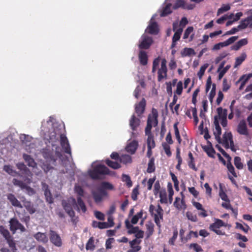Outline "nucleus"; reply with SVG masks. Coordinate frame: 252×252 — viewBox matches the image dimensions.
<instances>
[{
  "mask_svg": "<svg viewBox=\"0 0 252 252\" xmlns=\"http://www.w3.org/2000/svg\"><path fill=\"white\" fill-rule=\"evenodd\" d=\"M0 233L6 240L9 247L13 251L16 250V244L13 237L10 235L9 231L2 225L0 226Z\"/></svg>",
  "mask_w": 252,
  "mask_h": 252,
  "instance_id": "6e6552de",
  "label": "nucleus"
},
{
  "mask_svg": "<svg viewBox=\"0 0 252 252\" xmlns=\"http://www.w3.org/2000/svg\"><path fill=\"white\" fill-rule=\"evenodd\" d=\"M147 136V147L154 148L156 146V144L154 138V135L152 134Z\"/></svg>",
  "mask_w": 252,
  "mask_h": 252,
  "instance_id": "09e8293b",
  "label": "nucleus"
},
{
  "mask_svg": "<svg viewBox=\"0 0 252 252\" xmlns=\"http://www.w3.org/2000/svg\"><path fill=\"white\" fill-rule=\"evenodd\" d=\"M186 217L188 220H191L192 222H196L198 220L196 215L190 211H188L186 213Z\"/></svg>",
  "mask_w": 252,
  "mask_h": 252,
  "instance_id": "864d4df0",
  "label": "nucleus"
},
{
  "mask_svg": "<svg viewBox=\"0 0 252 252\" xmlns=\"http://www.w3.org/2000/svg\"><path fill=\"white\" fill-rule=\"evenodd\" d=\"M12 182L15 186L20 188L22 190H26L30 195L35 193L34 189L29 186L31 183L32 180L28 177L25 178L23 181L14 178Z\"/></svg>",
  "mask_w": 252,
  "mask_h": 252,
  "instance_id": "39448f33",
  "label": "nucleus"
},
{
  "mask_svg": "<svg viewBox=\"0 0 252 252\" xmlns=\"http://www.w3.org/2000/svg\"><path fill=\"white\" fill-rule=\"evenodd\" d=\"M194 53V51L193 49L185 48L184 49V52L182 53V57L189 56Z\"/></svg>",
  "mask_w": 252,
  "mask_h": 252,
  "instance_id": "774afa93",
  "label": "nucleus"
},
{
  "mask_svg": "<svg viewBox=\"0 0 252 252\" xmlns=\"http://www.w3.org/2000/svg\"><path fill=\"white\" fill-rule=\"evenodd\" d=\"M177 125H178L177 123L174 124L173 127H174V129L175 130V134L176 138L178 143L179 144H180L181 143L182 139H181V138L180 135V133H179V129H178V128L177 126Z\"/></svg>",
  "mask_w": 252,
  "mask_h": 252,
  "instance_id": "6e6d98bb",
  "label": "nucleus"
},
{
  "mask_svg": "<svg viewBox=\"0 0 252 252\" xmlns=\"http://www.w3.org/2000/svg\"><path fill=\"white\" fill-rule=\"evenodd\" d=\"M49 238L51 242L56 247H60L62 246L61 237L55 231L50 230Z\"/></svg>",
  "mask_w": 252,
  "mask_h": 252,
  "instance_id": "dca6fc26",
  "label": "nucleus"
},
{
  "mask_svg": "<svg viewBox=\"0 0 252 252\" xmlns=\"http://www.w3.org/2000/svg\"><path fill=\"white\" fill-rule=\"evenodd\" d=\"M9 222L10 230L13 234H15L18 230H19L21 232H24L26 231L24 226L16 218H11Z\"/></svg>",
  "mask_w": 252,
  "mask_h": 252,
  "instance_id": "1a4fd4ad",
  "label": "nucleus"
},
{
  "mask_svg": "<svg viewBox=\"0 0 252 252\" xmlns=\"http://www.w3.org/2000/svg\"><path fill=\"white\" fill-rule=\"evenodd\" d=\"M222 144L226 149L229 147L232 151H235L233 137L231 132H225L223 135Z\"/></svg>",
  "mask_w": 252,
  "mask_h": 252,
  "instance_id": "9b49d317",
  "label": "nucleus"
},
{
  "mask_svg": "<svg viewBox=\"0 0 252 252\" xmlns=\"http://www.w3.org/2000/svg\"><path fill=\"white\" fill-rule=\"evenodd\" d=\"M95 248V246L94 245V239L93 237H91L89 238L88 241L86 245V249L88 251H93L94 250Z\"/></svg>",
  "mask_w": 252,
  "mask_h": 252,
  "instance_id": "c9c22d12",
  "label": "nucleus"
},
{
  "mask_svg": "<svg viewBox=\"0 0 252 252\" xmlns=\"http://www.w3.org/2000/svg\"><path fill=\"white\" fill-rule=\"evenodd\" d=\"M220 189H219V196L224 201H227L230 200L226 194V193L223 191L222 185L220 184Z\"/></svg>",
  "mask_w": 252,
  "mask_h": 252,
  "instance_id": "c03bdc74",
  "label": "nucleus"
},
{
  "mask_svg": "<svg viewBox=\"0 0 252 252\" xmlns=\"http://www.w3.org/2000/svg\"><path fill=\"white\" fill-rule=\"evenodd\" d=\"M141 118L136 117L135 114H133L129 120V125L132 130V135L135 136V131H137L141 123Z\"/></svg>",
  "mask_w": 252,
  "mask_h": 252,
  "instance_id": "ddd939ff",
  "label": "nucleus"
},
{
  "mask_svg": "<svg viewBox=\"0 0 252 252\" xmlns=\"http://www.w3.org/2000/svg\"><path fill=\"white\" fill-rule=\"evenodd\" d=\"M171 3H168L166 4L165 7L163 9L162 12L160 14L161 17L166 16L172 13V10H171Z\"/></svg>",
  "mask_w": 252,
  "mask_h": 252,
  "instance_id": "37998d69",
  "label": "nucleus"
},
{
  "mask_svg": "<svg viewBox=\"0 0 252 252\" xmlns=\"http://www.w3.org/2000/svg\"><path fill=\"white\" fill-rule=\"evenodd\" d=\"M248 42L246 38L242 39L232 46L231 49L232 50L237 51L243 46L247 45Z\"/></svg>",
  "mask_w": 252,
  "mask_h": 252,
  "instance_id": "cd10ccee",
  "label": "nucleus"
},
{
  "mask_svg": "<svg viewBox=\"0 0 252 252\" xmlns=\"http://www.w3.org/2000/svg\"><path fill=\"white\" fill-rule=\"evenodd\" d=\"M252 77V73L243 75L240 79V81H242L241 87H242L243 85H244L245 83Z\"/></svg>",
  "mask_w": 252,
  "mask_h": 252,
  "instance_id": "5fc2aeb1",
  "label": "nucleus"
},
{
  "mask_svg": "<svg viewBox=\"0 0 252 252\" xmlns=\"http://www.w3.org/2000/svg\"><path fill=\"white\" fill-rule=\"evenodd\" d=\"M144 236V231L141 230L138 231L135 233V239L129 241V244L130 249L128 250L126 252H138L139 251L141 247L139 246L141 241L138 239L142 238Z\"/></svg>",
  "mask_w": 252,
  "mask_h": 252,
  "instance_id": "423d86ee",
  "label": "nucleus"
},
{
  "mask_svg": "<svg viewBox=\"0 0 252 252\" xmlns=\"http://www.w3.org/2000/svg\"><path fill=\"white\" fill-rule=\"evenodd\" d=\"M204 150L209 157L213 158L214 157V154L215 153V151L212 146L205 147Z\"/></svg>",
  "mask_w": 252,
  "mask_h": 252,
  "instance_id": "680f3d73",
  "label": "nucleus"
},
{
  "mask_svg": "<svg viewBox=\"0 0 252 252\" xmlns=\"http://www.w3.org/2000/svg\"><path fill=\"white\" fill-rule=\"evenodd\" d=\"M147 237H150L154 231V224L153 222L149 221L146 224Z\"/></svg>",
  "mask_w": 252,
  "mask_h": 252,
  "instance_id": "58836bf2",
  "label": "nucleus"
},
{
  "mask_svg": "<svg viewBox=\"0 0 252 252\" xmlns=\"http://www.w3.org/2000/svg\"><path fill=\"white\" fill-rule=\"evenodd\" d=\"M75 192L78 194V197H81L84 196V190L80 186H75L74 188Z\"/></svg>",
  "mask_w": 252,
  "mask_h": 252,
  "instance_id": "e2e57ef3",
  "label": "nucleus"
},
{
  "mask_svg": "<svg viewBox=\"0 0 252 252\" xmlns=\"http://www.w3.org/2000/svg\"><path fill=\"white\" fill-rule=\"evenodd\" d=\"M22 201L23 203L24 207H25L27 211L30 214H33L35 212L36 209L32 202L27 200L25 197H23Z\"/></svg>",
  "mask_w": 252,
  "mask_h": 252,
  "instance_id": "aec40b11",
  "label": "nucleus"
},
{
  "mask_svg": "<svg viewBox=\"0 0 252 252\" xmlns=\"http://www.w3.org/2000/svg\"><path fill=\"white\" fill-rule=\"evenodd\" d=\"M208 64L205 63L203 65L201 66V67L200 68V69L197 73V76L200 79H201L203 75H204V72L206 68L208 67Z\"/></svg>",
  "mask_w": 252,
  "mask_h": 252,
  "instance_id": "4d7b16f0",
  "label": "nucleus"
},
{
  "mask_svg": "<svg viewBox=\"0 0 252 252\" xmlns=\"http://www.w3.org/2000/svg\"><path fill=\"white\" fill-rule=\"evenodd\" d=\"M7 199L9 201L12 206L19 208H22L23 206L20 202L16 198L12 193H9L7 195Z\"/></svg>",
  "mask_w": 252,
  "mask_h": 252,
  "instance_id": "5701e85b",
  "label": "nucleus"
},
{
  "mask_svg": "<svg viewBox=\"0 0 252 252\" xmlns=\"http://www.w3.org/2000/svg\"><path fill=\"white\" fill-rule=\"evenodd\" d=\"M126 227L128 229L127 233L129 234H135L139 230V227L133 226L128 219H126L125 221Z\"/></svg>",
  "mask_w": 252,
  "mask_h": 252,
  "instance_id": "393cba45",
  "label": "nucleus"
},
{
  "mask_svg": "<svg viewBox=\"0 0 252 252\" xmlns=\"http://www.w3.org/2000/svg\"><path fill=\"white\" fill-rule=\"evenodd\" d=\"M59 148L58 146L56 148L55 151L56 156L54 155L53 150H50L49 148H45L42 150V154L43 157L47 160L50 161H52L53 163L55 162L57 159V158H61L62 155L60 152L57 151V149Z\"/></svg>",
  "mask_w": 252,
  "mask_h": 252,
  "instance_id": "0eeeda50",
  "label": "nucleus"
},
{
  "mask_svg": "<svg viewBox=\"0 0 252 252\" xmlns=\"http://www.w3.org/2000/svg\"><path fill=\"white\" fill-rule=\"evenodd\" d=\"M139 60L140 64L142 65H146L148 63V56L147 53L143 50L139 51L138 55Z\"/></svg>",
  "mask_w": 252,
  "mask_h": 252,
  "instance_id": "bb28decb",
  "label": "nucleus"
},
{
  "mask_svg": "<svg viewBox=\"0 0 252 252\" xmlns=\"http://www.w3.org/2000/svg\"><path fill=\"white\" fill-rule=\"evenodd\" d=\"M181 194L182 196V199L180 200V198L177 197H176L175 201L174 202V206L178 210L185 209L186 208V205L184 200V196L182 192H181Z\"/></svg>",
  "mask_w": 252,
  "mask_h": 252,
  "instance_id": "4be33fe9",
  "label": "nucleus"
},
{
  "mask_svg": "<svg viewBox=\"0 0 252 252\" xmlns=\"http://www.w3.org/2000/svg\"><path fill=\"white\" fill-rule=\"evenodd\" d=\"M138 146V142L136 140H133L126 146V150L131 154H134L137 149Z\"/></svg>",
  "mask_w": 252,
  "mask_h": 252,
  "instance_id": "b1692460",
  "label": "nucleus"
},
{
  "mask_svg": "<svg viewBox=\"0 0 252 252\" xmlns=\"http://www.w3.org/2000/svg\"><path fill=\"white\" fill-rule=\"evenodd\" d=\"M114 189V186L109 182H102L95 190L92 191V195L94 202L99 203L101 202L105 197L108 195L107 190Z\"/></svg>",
  "mask_w": 252,
  "mask_h": 252,
  "instance_id": "f257e3e1",
  "label": "nucleus"
},
{
  "mask_svg": "<svg viewBox=\"0 0 252 252\" xmlns=\"http://www.w3.org/2000/svg\"><path fill=\"white\" fill-rule=\"evenodd\" d=\"M158 112L156 109L152 108V113L148 116L147 125L145 127V132L146 135H152L151 129L152 126H156L158 124Z\"/></svg>",
  "mask_w": 252,
  "mask_h": 252,
  "instance_id": "20e7f679",
  "label": "nucleus"
},
{
  "mask_svg": "<svg viewBox=\"0 0 252 252\" xmlns=\"http://www.w3.org/2000/svg\"><path fill=\"white\" fill-rule=\"evenodd\" d=\"M23 158L25 161L27 163L29 166L34 167L36 166V163L31 156L24 154Z\"/></svg>",
  "mask_w": 252,
  "mask_h": 252,
  "instance_id": "c85d7f7f",
  "label": "nucleus"
},
{
  "mask_svg": "<svg viewBox=\"0 0 252 252\" xmlns=\"http://www.w3.org/2000/svg\"><path fill=\"white\" fill-rule=\"evenodd\" d=\"M122 179L124 182L126 183V185L128 187H130L132 186V183L131 181L130 177L128 175H126V174H123Z\"/></svg>",
  "mask_w": 252,
  "mask_h": 252,
  "instance_id": "13d9d810",
  "label": "nucleus"
},
{
  "mask_svg": "<svg viewBox=\"0 0 252 252\" xmlns=\"http://www.w3.org/2000/svg\"><path fill=\"white\" fill-rule=\"evenodd\" d=\"M188 156L189 160L188 161V163L189 167L195 171H197V168L195 167L194 158L191 152L189 153Z\"/></svg>",
  "mask_w": 252,
  "mask_h": 252,
  "instance_id": "7c9ffc66",
  "label": "nucleus"
},
{
  "mask_svg": "<svg viewBox=\"0 0 252 252\" xmlns=\"http://www.w3.org/2000/svg\"><path fill=\"white\" fill-rule=\"evenodd\" d=\"M109 169L105 165L97 164L88 171L90 177L93 180H99L101 176L109 174Z\"/></svg>",
  "mask_w": 252,
  "mask_h": 252,
  "instance_id": "7ed1b4c3",
  "label": "nucleus"
},
{
  "mask_svg": "<svg viewBox=\"0 0 252 252\" xmlns=\"http://www.w3.org/2000/svg\"><path fill=\"white\" fill-rule=\"evenodd\" d=\"M120 161L125 164L130 163L132 162L131 157L128 155H123L120 157Z\"/></svg>",
  "mask_w": 252,
  "mask_h": 252,
  "instance_id": "a19ab883",
  "label": "nucleus"
},
{
  "mask_svg": "<svg viewBox=\"0 0 252 252\" xmlns=\"http://www.w3.org/2000/svg\"><path fill=\"white\" fill-rule=\"evenodd\" d=\"M214 124L215 126V130L214 131V135H216V134L221 135V128L219 125V121L217 116H216L214 118Z\"/></svg>",
  "mask_w": 252,
  "mask_h": 252,
  "instance_id": "72a5a7b5",
  "label": "nucleus"
},
{
  "mask_svg": "<svg viewBox=\"0 0 252 252\" xmlns=\"http://www.w3.org/2000/svg\"><path fill=\"white\" fill-rule=\"evenodd\" d=\"M167 61L165 59H162L161 62L160 67L158 71V80L160 82L167 77Z\"/></svg>",
  "mask_w": 252,
  "mask_h": 252,
  "instance_id": "f8f14e48",
  "label": "nucleus"
},
{
  "mask_svg": "<svg viewBox=\"0 0 252 252\" xmlns=\"http://www.w3.org/2000/svg\"><path fill=\"white\" fill-rule=\"evenodd\" d=\"M16 166L18 169L21 171H23V173L28 176L32 175V173L30 170L27 168L24 163L19 162L16 164Z\"/></svg>",
  "mask_w": 252,
  "mask_h": 252,
  "instance_id": "2f4dec72",
  "label": "nucleus"
},
{
  "mask_svg": "<svg viewBox=\"0 0 252 252\" xmlns=\"http://www.w3.org/2000/svg\"><path fill=\"white\" fill-rule=\"evenodd\" d=\"M195 5L193 4H186V2L184 0H177L173 5V8L174 9H177L181 7L183 9H187L191 10L194 8Z\"/></svg>",
  "mask_w": 252,
  "mask_h": 252,
  "instance_id": "6ab92c4d",
  "label": "nucleus"
},
{
  "mask_svg": "<svg viewBox=\"0 0 252 252\" xmlns=\"http://www.w3.org/2000/svg\"><path fill=\"white\" fill-rule=\"evenodd\" d=\"M189 248L190 249H193L195 252H202L203 251L201 247L197 243L190 244Z\"/></svg>",
  "mask_w": 252,
  "mask_h": 252,
  "instance_id": "3c124183",
  "label": "nucleus"
},
{
  "mask_svg": "<svg viewBox=\"0 0 252 252\" xmlns=\"http://www.w3.org/2000/svg\"><path fill=\"white\" fill-rule=\"evenodd\" d=\"M105 163L110 167L114 169H117L121 168V166L120 164L117 162L113 161L107 158L104 160Z\"/></svg>",
  "mask_w": 252,
  "mask_h": 252,
  "instance_id": "473e14b6",
  "label": "nucleus"
},
{
  "mask_svg": "<svg viewBox=\"0 0 252 252\" xmlns=\"http://www.w3.org/2000/svg\"><path fill=\"white\" fill-rule=\"evenodd\" d=\"M75 204H76V200L73 198L71 199L70 202V200H68L67 202L65 201L62 202L63 209L70 217H75V212L72 209V205Z\"/></svg>",
  "mask_w": 252,
  "mask_h": 252,
  "instance_id": "2eb2a0df",
  "label": "nucleus"
},
{
  "mask_svg": "<svg viewBox=\"0 0 252 252\" xmlns=\"http://www.w3.org/2000/svg\"><path fill=\"white\" fill-rule=\"evenodd\" d=\"M143 214V210H141L139 212L137 213L135 215L133 216L131 220V224H136L138 222L139 220L142 218Z\"/></svg>",
  "mask_w": 252,
  "mask_h": 252,
  "instance_id": "79ce46f5",
  "label": "nucleus"
},
{
  "mask_svg": "<svg viewBox=\"0 0 252 252\" xmlns=\"http://www.w3.org/2000/svg\"><path fill=\"white\" fill-rule=\"evenodd\" d=\"M93 227H98L99 229H104L108 228V223L106 222H98L97 221H93L92 223Z\"/></svg>",
  "mask_w": 252,
  "mask_h": 252,
  "instance_id": "e433bc0d",
  "label": "nucleus"
},
{
  "mask_svg": "<svg viewBox=\"0 0 252 252\" xmlns=\"http://www.w3.org/2000/svg\"><path fill=\"white\" fill-rule=\"evenodd\" d=\"M155 158L154 157H152L150 158L148 162L147 172L148 173H152L155 171Z\"/></svg>",
  "mask_w": 252,
  "mask_h": 252,
  "instance_id": "f704fd0d",
  "label": "nucleus"
},
{
  "mask_svg": "<svg viewBox=\"0 0 252 252\" xmlns=\"http://www.w3.org/2000/svg\"><path fill=\"white\" fill-rule=\"evenodd\" d=\"M160 62V58L158 57L154 59L153 62V66H152V73H155L156 71L157 68Z\"/></svg>",
  "mask_w": 252,
  "mask_h": 252,
  "instance_id": "69168bd1",
  "label": "nucleus"
},
{
  "mask_svg": "<svg viewBox=\"0 0 252 252\" xmlns=\"http://www.w3.org/2000/svg\"><path fill=\"white\" fill-rule=\"evenodd\" d=\"M183 28H179L174 33L172 37V40H174V42H177L181 38V35L183 32Z\"/></svg>",
  "mask_w": 252,
  "mask_h": 252,
  "instance_id": "a18cd8bd",
  "label": "nucleus"
},
{
  "mask_svg": "<svg viewBox=\"0 0 252 252\" xmlns=\"http://www.w3.org/2000/svg\"><path fill=\"white\" fill-rule=\"evenodd\" d=\"M63 130L61 131H58L57 129H54V131L50 133L49 142L51 143L52 146L54 147L55 144L53 143L58 140V137L57 135H59L60 137V144L63 149L65 153L71 155V149L68 140L65 135L63 133Z\"/></svg>",
  "mask_w": 252,
  "mask_h": 252,
  "instance_id": "f03ea898",
  "label": "nucleus"
},
{
  "mask_svg": "<svg viewBox=\"0 0 252 252\" xmlns=\"http://www.w3.org/2000/svg\"><path fill=\"white\" fill-rule=\"evenodd\" d=\"M162 145L165 154L168 157H170L172 155V153L170 151V146L166 143H163Z\"/></svg>",
  "mask_w": 252,
  "mask_h": 252,
  "instance_id": "0e129e2a",
  "label": "nucleus"
},
{
  "mask_svg": "<svg viewBox=\"0 0 252 252\" xmlns=\"http://www.w3.org/2000/svg\"><path fill=\"white\" fill-rule=\"evenodd\" d=\"M252 21V16H248L247 18L244 20H241L240 24L238 26V28L240 30L246 29L250 22Z\"/></svg>",
  "mask_w": 252,
  "mask_h": 252,
  "instance_id": "c756f323",
  "label": "nucleus"
},
{
  "mask_svg": "<svg viewBox=\"0 0 252 252\" xmlns=\"http://www.w3.org/2000/svg\"><path fill=\"white\" fill-rule=\"evenodd\" d=\"M225 223L220 219H216L215 221L211 224L209 226V229L219 235H224L225 233L224 231L219 230L222 226H225Z\"/></svg>",
  "mask_w": 252,
  "mask_h": 252,
  "instance_id": "9d476101",
  "label": "nucleus"
},
{
  "mask_svg": "<svg viewBox=\"0 0 252 252\" xmlns=\"http://www.w3.org/2000/svg\"><path fill=\"white\" fill-rule=\"evenodd\" d=\"M146 106V101L144 98H143L139 103L135 104V112L138 117H142V115L145 111Z\"/></svg>",
  "mask_w": 252,
  "mask_h": 252,
  "instance_id": "f3484780",
  "label": "nucleus"
},
{
  "mask_svg": "<svg viewBox=\"0 0 252 252\" xmlns=\"http://www.w3.org/2000/svg\"><path fill=\"white\" fill-rule=\"evenodd\" d=\"M247 58L246 53H242L240 56L236 58L235 67L240 65Z\"/></svg>",
  "mask_w": 252,
  "mask_h": 252,
  "instance_id": "ea45409f",
  "label": "nucleus"
},
{
  "mask_svg": "<svg viewBox=\"0 0 252 252\" xmlns=\"http://www.w3.org/2000/svg\"><path fill=\"white\" fill-rule=\"evenodd\" d=\"M230 67V66L229 65H227L224 68H223L219 72V74L218 78L219 80L221 79L227 71L229 69Z\"/></svg>",
  "mask_w": 252,
  "mask_h": 252,
  "instance_id": "338daca9",
  "label": "nucleus"
},
{
  "mask_svg": "<svg viewBox=\"0 0 252 252\" xmlns=\"http://www.w3.org/2000/svg\"><path fill=\"white\" fill-rule=\"evenodd\" d=\"M3 169L8 174L12 176H15L17 174V172L12 169L10 165H4Z\"/></svg>",
  "mask_w": 252,
  "mask_h": 252,
  "instance_id": "052dcab7",
  "label": "nucleus"
},
{
  "mask_svg": "<svg viewBox=\"0 0 252 252\" xmlns=\"http://www.w3.org/2000/svg\"><path fill=\"white\" fill-rule=\"evenodd\" d=\"M218 114V118L221 119L227 118V111L226 109H222L221 107H219L217 109Z\"/></svg>",
  "mask_w": 252,
  "mask_h": 252,
  "instance_id": "4c0bfd02",
  "label": "nucleus"
},
{
  "mask_svg": "<svg viewBox=\"0 0 252 252\" xmlns=\"http://www.w3.org/2000/svg\"><path fill=\"white\" fill-rule=\"evenodd\" d=\"M44 194L46 197V201L49 203H52L53 202V198L50 191L46 189L45 190Z\"/></svg>",
  "mask_w": 252,
  "mask_h": 252,
  "instance_id": "bf43d9fd",
  "label": "nucleus"
},
{
  "mask_svg": "<svg viewBox=\"0 0 252 252\" xmlns=\"http://www.w3.org/2000/svg\"><path fill=\"white\" fill-rule=\"evenodd\" d=\"M153 42V38L146 34H143L139 41V48L140 49H148Z\"/></svg>",
  "mask_w": 252,
  "mask_h": 252,
  "instance_id": "4468645a",
  "label": "nucleus"
},
{
  "mask_svg": "<svg viewBox=\"0 0 252 252\" xmlns=\"http://www.w3.org/2000/svg\"><path fill=\"white\" fill-rule=\"evenodd\" d=\"M234 165L238 169H242L243 168V164L241 162V158L239 157H235L234 159Z\"/></svg>",
  "mask_w": 252,
  "mask_h": 252,
  "instance_id": "8fccbe9b",
  "label": "nucleus"
},
{
  "mask_svg": "<svg viewBox=\"0 0 252 252\" xmlns=\"http://www.w3.org/2000/svg\"><path fill=\"white\" fill-rule=\"evenodd\" d=\"M160 202L162 204L167 203V194L165 190H161L159 192Z\"/></svg>",
  "mask_w": 252,
  "mask_h": 252,
  "instance_id": "49530a36",
  "label": "nucleus"
},
{
  "mask_svg": "<svg viewBox=\"0 0 252 252\" xmlns=\"http://www.w3.org/2000/svg\"><path fill=\"white\" fill-rule=\"evenodd\" d=\"M77 204L79 206V207L80 208V209H81L83 213L86 212V211L87 210V208H86V205H85L84 201L82 199V198L80 197H77Z\"/></svg>",
  "mask_w": 252,
  "mask_h": 252,
  "instance_id": "603ef678",
  "label": "nucleus"
},
{
  "mask_svg": "<svg viewBox=\"0 0 252 252\" xmlns=\"http://www.w3.org/2000/svg\"><path fill=\"white\" fill-rule=\"evenodd\" d=\"M237 131L238 133L246 136L249 135V130L246 122L244 120L241 121L237 126Z\"/></svg>",
  "mask_w": 252,
  "mask_h": 252,
  "instance_id": "a211bd4d",
  "label": "nucleus"
},
{
  "mask_svg": "<svg viewBox=\"0 0 252 252\" xmlns=\"http://www.w3.org/2000/svg\"><path fill=\"white\" fill-rule=\"evenodd\" d=\"M145 32L151 34H157L158 32V29L157 22H151Z\"/></svg>",
  "mask_w": 252,
  "mask_h": 252,
  "instance_id": "412c9836",
  "label": "nucleus"
},
{
  "mask_svg": "<svg viewBox=\"0 0 252 252\" xmlns=\"http://www.w3.org/2000/svg\"><path fill=\"white\" fill-rule=\"evenodd\" d=\"M33 237L37 241L44 244L47 243L48 241V237L45 233L37 232L33 235Z\"/></svg>",
  "mask_w": 252,
  "mask_h": 252,
  "instance_id": "a878e982",
  "label": "nucleus"
},
{
  "mask_svg": "<svg viewBox=\"0 0 252 252\" xmlns=\"http://www.w3.org/2000/svg\"><path fill=\"white\" fill-rule=\"evenodd\" d=\"M227 168L229 172L232 174V175L234 177H237V174L235 171V169L232 163H231V159H227Z\"/></svg>",
  "mask_w": 252,
  "mask_h": 252,
  "instance_id": "de8ad7c7",
  "label": "nucleus"
}]
</instances>
